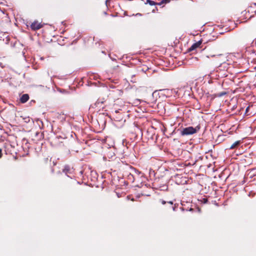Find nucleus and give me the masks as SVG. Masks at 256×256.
<instances>
[{
	"mask_svg": "<svg viewBox=\"0 0 256 256\" xmlns=\"http://www.w3.org/2000/svg\"><path fill=\"white\" fill-rule=\"evenodd\" d=\"M196 130L195 128H194L192 126H190V127H188V128H184L181 131V134L182 136L189 135V134H194L196 133Z\"/></svg>",
	"mask_w": 256,
	"mask_h": 256,
	"instance_id": "1",
	"label": "nucleus"
},
{
	"mask_svg": "<svg viewBox=\"0 0 256 256\" xmlns=\"http://www.w3.org/2000/svg\"><path fill=\"white\" fill-rule=\"evenodd\" d=\"M170 2V0H162L160 2H159L158 4V5L160 6L162 4H165L169 2Z\"/></svg>",
	"mask_w": 256,
	"mask_h": 256,
	"instance_id": "8",
	"label": "nucleus"
},
{
	"mask_svg": "<svg viewBox=\"0 0 256 256\" xmlns=\"http://www.w3.org/2000/svg\"><path fill=\"white\" fill-rule=\"evenodd\" d=\"M240 144V141H236L234 142L230 147V149H233L235 148L237 146H238Z\"/></svg>",
	"mask_w": 256,
	"mask_h": 256,
	"instance_id": "7",
	"label": "nucleus"
},
{
	"mask_svg": "<svg viewBox=\"0 0 256 256\" xmlns=\"http://www.w3.org/2000/svg\"><path fill=\"white\" fill-rule=\"evenodd\" d=\"M29 96L28 94H24L20 97V101L22 103H25L29 100Z\"/></svg>",
	"mask_w": 256,
	"mask_h": 256,
	"instance_id": "4",
	"label": "nucleus"
},
{
	"mask_svg": "<svg viewBox=\"0 0 256 256\" xmlns=\"http://www.w3.org/2000/svg\"><path fill=\"white\" fill-rule=\"evenodd\" d=\"M99 103H100L99 102H96L97 104H98Z\"/></svg>",
	"mask_w": 256,
	"mask_h": 256,
	"instance_id": "12",
	"label": "nucleus"
},
{
	"mask_svg": "<svg viewBox=\"0 0 256 256\" xmlns=\"http://www.w3.org/2000/svg\"><path fill=\"white\" fill-rule=\"evenodd\" d=\"M168 203H170L171 204H172V202H169Z\"/></svg>",
	"mask_w": 256,
	"mask_h": 256,
	"instance_id": "11",
	"label": "nucleus"
},
{
	"mask_svg": "<svg viewBox=\"0 0 256 256\" xmlns=\"http://www.w3.org/2000/svg\"><path fill=\"white\" fill-rule=\"evenodd\" d=\"M30 27L32 30H36L42 28L43 24L37 20H35L31 24Z\"/></svg>",
	"mask_w": 256,
	"mask_h": 256,
	"instance_id": "2",
	"label": "nucleus"
},
{
	"mask_svg": "<svg viewBox=\"0 0 256 256\" xmlns=\"http://www.w3.org/2000/svg\"><path fill=\"white\" fill-rule=\"evenodd\" d=\"M2 156V150L0 148V158Z\"/></svg>",
	"mask_w": 256,
	"mask_h": 256,
	"instance_id": "9",
	"label": "nucleus"
},
{
	"mask_svg": "<svg viewBox=\"0 0 256 256\" xmlns=\"http://www.w3.org/2000/svg\"><path fill=\"white\" fill-rule=\"evenodd\" d=\"M200 44H201V42H197L194 44L190 48V50H192L196 49V48L199 47L200 46Z\"/></svg>",
	"mask_w": 256,
	"mask_h": 256,
	"instance_id": "5",
	"label": "nucleus"
},
{
	"mask_svg": "<svg viewBox=\"0 0 256 256\" xmlns=\"http://www.w3.org/2000/svg\"><path fill=\"white\" fill-rule=\"evenodd\" d=\"M73 171L72 168H70V167L68 165L65 166L64 168L62 169L63 172L66 174L68 177H70L68 174H72Z\"/></svg>",
	"mask_w": 256,
	"mask_h": 256,
	"instance_id": "3",
	"label": "nucleus"
},
{
	"mask_svg": "<svg viewBox=\"0 0 256 256\" xmlns=\"http://www.w3.org/2000/svg\"><path fill=\"white\" fill-rule=\"evenodd\" d=\"M146 4H148L150 5V6H154V5H158V4L157 2H154V1L153 0H146Z\"/></svg>",
	"mask_w": 256,
	"mask_h": 256,
	"instance_id": "6",
	"label": "nucleus"
},
{
	"mask_svg": "<svg viewBox=\"0 0 256 256\" xmlns=\"http://www.w3.org/2000/svg\"><path fill=\"white\" fill-rule=\"evenodd\" d=\"M162 204H164L166 202L164 200H162Z\"/></svg>",
	"mask_w": 256,
	"mask_h": 256,
	"instance_id": "10",
	"label": "nucleus"
}]
</instances>
